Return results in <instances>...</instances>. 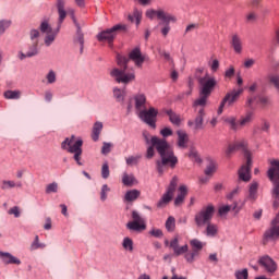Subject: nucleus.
Masks as SVG:
<instances>
[{"label": "nucleus", "instance_id": "obj_14", "mask_svg": "<svg viewBox=\"0 0 279 279\" xmlns=\"http://www.w3.org/2000/svg\"><path fill=\"white\" fill-rule=\"evenodd\" d=\"M146 16H147V19H154L156 16L159 21H172V23H175V21H177L175 16H173L171 13L165 12V10H162V9L147 10Z\"/></svg>", "mask_w": 279, "mask_h": 279}, {"label": "nucleus", "instance_id": "obj_34", "mask_svg": "<svg viewBox=\"0 0 279 279\" xmlns=\"http://www.w3.org/2000/svg\"><path fill=\"white\" fill-rule=\"evenodd\" d=\"M143 19V12L138 11V9H135L133 12V15L130 14L129 15V21H131V23H134V21H136V25H141V21Z\"/></svg>", "mask_w": 279, "mask_h": 279}, {"label": "nucleus", "instance_id": "obj_9", "mask_svg": "<svg viewBox=\"0 0 279 279\" xmlns=\"http://www.w3.org/2000/svg\"><path fill=\"white\" fill-rule=\"evenodd\" d=\"M178 189V177H173L170 181V184L167 187L166 193L162 194L161 198L157 203V208H167L170 202L173 199V195H175V191Z\"/></svg>", "mask_w": 279, "mask_h": 279}, {"label": "nucleus", "instance_id": "obj_61", "mask_svg": "<svg viewBox=\"0 0 279 279\" xmlns=\"http://www.w3.org/2000/svg\"><path fill=\"white\" fill-rule=\"evenodd\" d=\"M9 215H14V217L19 218L21 217V211L19 210V207H13L9 210Z\"/></svg>", "mask_w": 279, "mask_h": 279}, {"label": "nucleus", "instance_id": "obj_18", "mask_svg": "<svg viewBox=\"0 0 279 279\" xmlns=\"http://www.w3.org/2000/svg\"><path fill=\"white\" fill-rule=\"evenodd\" d=\"M71 14H72V21L76 27V36H75L74 43L80 44L81 53H82V51H84V33H82V27L80 26V23H77V20L75 19V14L73 10H71Z\"/></svg>", "mask_w": 279, "mask_h": 279}, {"label": "nucleus", "instance_id": "obj_15", "mask_svg": "<svg viewBox=\"0 0 279 279\" xmlns=\"http://www.w3.org/2000/svg\"><path fill=\"white\" fill-rule=\"evenodd\" d=\"M239 149L243 151L245 158V153L250 151L247 150V142L245 140H241L235 142L234 144H230L226 150V155L231 156L233 151H239Z\"/></svg>", "mask_w": 279, "mask_h": 279}, {"label": "nucleus", "instance_id": "obj_27", "mask_svg": "<svg viewBox=\"0 0 279 279\" xmlns=\"http://www.w3.org/2000/svg\"><path fill=\"white\" fill-rule=\"evenodd\" d=\"M104 130V123L96 122L93 126L92 131V140L97 143L99 141V135L101 134V131Z\"/></svg>", "mask_w": 279, "mask_h": 279}, {"label": "nucleus", "instance_id": "obj_29", "mask_svg": "<svg viewBox=\"0 0 279 279\" xmlns=\"http://www.w3.org/2000/svg\"><path fill=\"white\" fill-rule=\"evenodd\" d=\"M166 114L169 116V121L173 125H180L182 123V119L180 118V114L175 113L173 110H167Z\"/></svg>", "mask_w": 279, "mask_h": 279}, {"label": "nucleus", "instance_id": "obj_38", "mask_svg": "<svg viewBox=\"0 0 279 279\" xmlns=\"http://www.w3.org/2000/svg\"><path fill=\"white\" fill-rule=\"evenodd\" d=\"M190 245L192 246V252H197L198 254L204 250V244L197 239L191 240Z\"/></svg>", "mask_w": 279, "mask_h": 279}, {"label": "nucleus", "instance_id": "obj_6", "mask_svg": "<svg viewBox=\"0 0 279 279\" xmlns=\"http://www.w3.org/2000/svg\"><path fill=\"white\" fill-rule=\"evenodd\" d=\"M82 145H84V142L82 140L75 141L74 135L71 136V138H65L61 143V149H64L65 151H69V154H74L73 158L80 167H82Z\"/></svg>", "mask_w": 279, "mask_h": 279}, {"label": "nucleus", "instance_id": "obj_17", "mask_svg": "<svg viewBox=\"0 0 279 279\" xmlns=\"http://www.w3.org/2000/svg\"><path fill=\"white\" fill-rule=\"evenodd\" d=\"M170 247L173 250L174 256H182V254H186V252H189V244L180 246V240L178 238H173L170 241Z\"/></svg>", "mask_w": 279, "mask_h": 279}, {"label": "nucleus", "instance_id": "obj_47", "mask_svg": "<svg viewBox=\"0 0 279 279\" xmlns=\"http://www.w3.org/2000/svg\"><path fill=\"white\" fill-rule=\"evenodd\" d=\"M225 121L230 125L231 130H239V122H236V118L229 117V118H226Z\"/></svg>", "mask_w": 279, "mask_h": 279}, {"label": "nucleus", "instance_id": "obj_28", "mask_svg": "<svg viewBox=\"0 0 279 279\" xmlns=\"http://www.w3.org/2000/svg\"><path fill=\"white\" fill-rule=\"evenodd\" d=\"M232 206L230 205H225V206H221L219 209H218V215H220L221 217H223V215H228L230 210H235V213H239V210H241V208H239V203H234L233 204V207L231 208Z\"/></svg>", "mask_w": 279, "mask_h": 279}, {"label": "nucleus", "instance_id": "obj_54", "mask_svg": "<svg viewBox=\"0 0 279 279\" xmlns=\"http://www.w3.org/2000/svg\"><path fill=\"white\" fill-rule=\"evenodd\" d=\"M46 193L49 195L51 193H58V183L53 182L46 186Z\"/></svg>", "mask_w": 279, "mask_h": 279}, {"label": "nucleus", "instance_id": "obj_62", "mask_svg": "<svg viewBox=\"0 0 279 279\" xmlns=\"http://www.w3.org/2000/svg\"><path fill=\"white\" fill-rule=\"evenodd\" d=\"M225 77H228L229 80L234 77V66H230L225 73Z\"/></svg>", "mask_w": 279, "mask_h": 279}, {"label": "nucleus", "instance_id": "obj_12", "mask_svg": "<svg viewBox=\"0 0 279 279\" xmlns=\"http://www.w3.org/2000/svg\"><path fill=\"white\" fill-rule=\"evenodd\" d=\"M137 114L141 121L146 123V125H149V128H153V130H156V118L158 117V109L149 107L148 109L146 108Z\"/></svg>", "mask_w": 279, "mask_h": 279}, {"label": "nucleus", "instance_id": "obj_11", "mask_svg": "<svg viewBox=\"0 0 279 279\" xmlns=\"http://www.w3.org/2000/svg\"><path fill=\"white\" fill-rule=\"evenodd\" d=\"M132 221H129L126 228L131 232H145L147 230V223L145 222V218H142L138 211H132Z\"/></svg>", "mask_w": 279, "mask_h": 279}, {"label": "nucleus", "instance_id": "obj_63", "mask_svg": "<svg viewBox=\"0 0 279 279\" xmlns=\"http://www.w3.org/2000/svg\"><path fill=\"white\" fill-rule=\"evenodd\" d=\"M219 69V60L215 59L211 63V71L217 72Z\"/></svg>", "mask_w": 279, "mask_h": 279}, {"label": "nucleus", "instance_id": "obj_4", "mask_svg": "<svg viewBox=\"0 0 279 279\" xmlns=\"http://www.w3.org/2000/svg\"><path fill=\"white\" fill-rule=\"evenodd\" d=\"M203 70L196 71V80L199 84V96L196 100V106H207L208 98L213 95V90H215V86H217V80L210 74L206 73L204 76H199Z\"/></svg>", "mask_w": 279, "mask_h": 279}, {"label": "nucleus", "instance_id": "obj_44", "mask_svg": "<svg viewBox=\"0 0 279 279\" xmlns=\"http://www.w3.org/2000/svg\"><path fill=\"white\" fill-rule=\"evenodd\" d=\"M31 43L38 45L40 38V31L39 29H32L29 32Z\"/></svg>", "mask_w": 279, "mask_h": 279}, {"label": "nucleus", "instance_id": "obj_48", "mask_svg": "<svg viewBox=\"0 0 279 279\" xmlns=\"http://www.w3.org/2000/svg\"><path fill=\"white\" fill-rule=\"evenodd\" d=\"M108 193H110V189L108 184H104L100 191V199L101 202H106L108 199Z\"/></svg>", "mask_w": 279, "mask_h": 279}, {"label": "nucleus", "instance_id": "obj_7", "mask_svg": "<svg viewBox=\"0 0 279 279\" xmlns=\"http://www.w3.org/2000/svg\"><path fill=\"white\" fill-rule=\"evenodd\" d=\"M192 108H194L195 118L187 121V126L192 128L195 132L204 130V119L206 117V105H196L194 100Z\"/></svg>", "mask_w": 279, "mask_h": 279}, {"label": "nucleus", "instance_id": "obj_20", "mask_svg": "<svg viewBox=\"0 0 279 279\" xmlns=\"http://www.w3.org/2000/svg\"><path fill=\"white\" fill-rule=\"evenodd\" d=\"M0 260L3 265H21L19 257L3 251H0Z\"/></svg>", "mask_w": 279, "mask_h": 279}, {"label": "nucleus", "instance_id": "obj_53", "mask_svg": "<svg viewBox=\"0 0 279 279\" xmlns=\"http://www.w3.org/2000/svg\"><path fill=\"white\" fill-rule=\"evenodd\" d=\"M196 256H199V254L196 251H192L191 253H186L184 258L187 263H194Z\"/></svg>", "mask_w": 279, "mask_h": 279}, {"label": "nucleus", "instance_id": "obj_42", "mask_svg": "<svg viewBox=\"0 0 279 279\" xmlns=\"http://www.w3.org/2000/svg\"><path fill=\"white\" fill-rule=\"evenodd\" d=\"M34 56H38V44H34L31 41L28 46L27 57L34 58Z\"/></svg>", "mask_w": 279, "mask_h": 279}, {"label": "nucleus", "instance_id": "obj_5", "mask_svg": "<svg viewBox=\"0 0 279 279\" xmlns=\"http://www.w3.org/2000/svg\"><path fill=\"white\" fill-rule=\"evenodd\" d=\"M270 167L267 171V178L272 184L271 197H272V208L278 210L279 207V159H269Z\"/></svg>", "mask_w": 279, "mask_h": 279}, {"label": "nucleus", "instance_id": "obj_43", "mask_svg": "<svg viewBox=\"0 0 279 279\" xmlns=\"http://www.w3.org/2000/svg\"><path fill=\"white\" fill-rule=\"evenodd\" d=\"M122 246L126 252H134V242L130 238H124L122 242Z\"/></svg>", "mask_w": 279, "mask_h": 279}, {"label": "nucleus", "instance_id": "obj_23", "mask_svg": "<svg viewBox=\"0 0 279 279\" xmlns=\"http://www.w3.org/2000/svg\"><path fill=\"white\" fill-rule=\"evenodd\" d=\"M241 93H243V89H234L231 93H228L225 98L222 99L223 104H228V106H232L236 99H239Z\"/></svg>", "mask_w": 279, "mask_h": 279}, {"label": "nucleus", "instance_id": "obj_32", "mask_svg": "<svg viewBox=\"0 0 279 279\" xmlns=\"http://www.w3.org/2000/svg\"><path fill=\"white\" fill-rule=\"evenodd\" d=\"M192 162H196L197 165H201L202 162V157H199V153L195 148H190L189 154L186 155Z\"/></svg>", "mask_w": 279, "mask_h": 279}, {"label": "nucleus", "instance_id": "obj_59", "mask_svg": "<svg viewBox=\"0 0 279 279\" xmlns=\"http://www.w3.org/2000/svg\"><path fill=\"white\" fill-rule=\"evenodd\" d=\"M125 162L126 165H136L138 162V157H134V156L126 157Z\"/></svg>", "mask_w": 279, "mask_h": 279}, {"label": "nucleus", "instance_id": "obj_39", "mask_svg": "<svg viewBox=\"0 0 279 279\" xmlns=\"http://www.w3.org/2000/svg\"><path fill=\"white\" fill-rule=\"evenodd\" d=\"M12 26V20H0V36H3Z\"/></svg>", "mask_w": 279, "mask_h": 279}, {"label": "nucleus", "instance_id": "obj_49", "mask_svg": "<svg viewBox=\"0 0 279 279\" xmlns=\"http://www.w3.org/2000/svg\"><path fill=\"white\" fill-rule=\"evenodd\" d=\"M101 178H104V180L110 178V167L108 166V162H105L101 167Z\"/></svg>", "mask_w": 279, "mask_h": 279}, {"label": "nucleus", "instance_id": "obj_64", "mask_svg": "<svg viewBox=\"0 0 279 279\" xmlns=\"http://www.w3.org/2000/svg\"><path fill=\"white\" fill-rule=\"evenodd\" d=\"M239 195V189H234L231 193L227 195V198L232 199L233 197H236Z\"/></svg>", "mask_w": 279, "mask_h": 279}, {"label": "nucleus", "instance_id": "obj_36", "mask_svg": "<svg viewBox=\"0 0 279 279\" xmlns=\"http://www.w3.org/2000/svg\"><path fill=\"white\" fill-rule=\"evenodd\" d=\"M134 182H136L134 174H128V172L123 173L122 183L124 184V186H132Z\"/></svg>", "mask_w": 279, "mask_h": 279}, {"label": "nucleus", "instance_id": "obj_16", "mask_svg": "<svg viewBox=\"0 0 279 279\" xmlns=\"http://www.w3.org/2000/svg\"><path fill=\"white\" fill-rule=\"evenodd\" d=\"M258 263L262 267H264L266 269V271H268V274H275L276 269H278L276 262L267 255L260 257Z\"/></svg>", "mask_w": 279, "mask_h": 279}, {"label": "nucleus", "instance_id": "obj_40", "mask_svg": "<svg viewBox=\"0 0 279 279\" xmlns=\"http://www.w3.org/2000/svg\"><path fill=\"white\" fill-rule=\"evenodd\" d=\"M113 96L117 101L123 102L125 99V89L113 88Z\"/></svg>", "mask_w": 279, "mask_h": 279}, {"label": "nucleus", "instance_id": "obj_19", "mask_svg": "<svg viewBox=\"0 0 279 279\" xmlns=\"http://www.w3.org/2000/svg\"><path fill=\"white\" fill-rule=\"evenodd\" d=\"M135 110L137 114L147 108V96L145 94H137L134 96Z\"/></svg>", "mask_w": 279, "mask_h": 279}, {"label": "nucleus", "instance_id": "obj_8", "mask_svg": "<svg viewBox=\"0 0 279 279\" xmlns=\"http://www.w3.org/2000/svg\"><path fill=\"white\" fill-rule=\"evenodd\" d=\"M213 217H215V205L208 204L204 206L194 218V221L198 228L206 226V223H210L213 221Z\"/></svg>", "mask_w": 279, "mask_h": 279}, {"label": "nucleus", "instance_id": "obj_21", "mask_svg": "<svg viewBox=\"0 0 279 279\" xmlns=\"http://www.w3.org/2000/svg\"><path fill=\"white\" fill-rule=\"evenodd\" d=\"M189 195V189L186 185L179 186V193L177 197L174 198V206L180 207L182 204H184V199H186V196Z\"/></svg>", "mask_w": 279, "mask_h": 279}, {"label": "nucleus", "instance_id": "obj_50", "mask_svg": "<svg viewBox=\"0 0 279 279\" xmlns=\"http://www.w3.org/2000/svg\"><path fill=\"white\" fill-rule=\"evenodd\" d=\"M234 276L236 279H247L250 274L247 272V268H244L242 270H236Z\"/></svg>", "mask_w": 279, "mask_h": 279}, {"label": "nucleus", "instance_id": "obj_58", "mask_svg": "<svg viewBox=\"0 0 279 279\" xmlns=\"http://www.w3.org/2000/svg\"><path fill=\"white\" fill-rule=\"evenodd\" d=\"M195 29H199V24H190L185 28V34H191V32H195Z\"/></svg>", "mask_w": 279, "mask_h": 279}, {"label": "nucleus", "instance_id": "obj_41", "mask_svg": "<svg viewBox=\"0 0 279 279\" xmlns=\"http://www.w3.org/2000/svg\"><path fill=\"white\" fill-rule=\"evenodd\" d=\"M169 23H173V21H161L159 23V25H163V27H161V34L165 37H167L169 35V32H171V26L169 25Z\"/></svg>", "mask_w": 279, "mask_h": 279}, {"label": "nucleus", "instance_id": "obj_60", "mask_svg": "<svg viewBox=\"0 0 279 279\" xmlns=\"http://www.w3.org/2000/svg\"><path fill=\"white\" fill-rule=\"evenodd\" d=\"M52 99H53V93L51 90H46L45 92V101L50 104V101H52Z\"/></svg>", "mask_w": 279, "mask_h": 279}, {"label": "nucleus", "instance_id": "obj_45", "mask_svg": "<svg viewBox=\"0 0 279 279\" xmlns=\"http://www.w3.org/2000/svg\"><path fill=\"white\" fill-rule=\"evenodd\" d=\"M166 230L173 232L175 230V218L173 216L168 217L166 221Z\"/></svg>", "mask_w": 279, "mask_h": 279}, {"label": "nucleus", "instance_id": "obj_35", "mask_svg": "<svg viewBox=\"0 0 279 279\" xmlns=\"http://www.w3.org/2000/svg\"><path fill=\"white\" fill-rule=\"evenodd\" d=\"M15 186L21 189V186H23V183H21V182L16 183L14 181L4 180V181H2L1 189H2V191H8V189H14Z\"/></svg>", "mask_w": 279, "mask_h": 279}, {"label": "nucleus", "instance_id": "obj_56", "mask_svg": "<svg viewBox=\"0 0 279 279\" xmlns=\"http://www.w3.org/2000/svg\"><path fill=\"white\" fill-rule=\"evenodd\" d=\"M160 134L163 138H167L169 136H173V130H171L170 128H165L160 131Z\"/></svg>", "mask_w": 279, "mask_h": 279}, {"label": "nucleus", "instance_id": "obj_51", "mask_svg": "<svg viewBox=\"0 0 279 279\" xmlns=\"http://www.w3.org/2000/svg\"><path fill=\"white\" fill-rule=\"evenodd\" d=\"M217 171V163L211 161L205 169V174L206 175H213Z\"/></svg>", "mask_w": 279, "mask_h": 279}, {"label": "nucleus", "instance_id": "obj_25", "mask_svg": "<svg viewBox=\"0 0 279 279\" xmlns=\"http://www.w3.org/2000/svg\"><path fill=\"white\" fill-rule=\"evenodd\" d=\"M231 46L235 53H241L243 51V41L238 34L232 35L231 37Z\"/></svg>", "mask_w": 279, "mask_h": 279}, {"label": "nucleus", "instance_id": "obj_31", "mask_svg": "<svg viewBox=\"0 0 279 279\" xmlns=\"http://www.w3.org/2000/svg\"><path fill=\"white\" fill-rule=\"evenodd\" d=\"M47 247V244L40 242V238L38 235L35 236L34 241L31 244V252H36V250H45Z\"/></svg>", "mask_w": 279, "mask_h": 279}, {"label": "nucleus", "instance_id": "obj_46", "mask_svg": "<svg viewBox=\"0 0 279 279\" xmlns=\"http://www.w3.org/2000/svg\"><path fill=\"white\" fill-rule=\"evenodd\" d=\"M47 84H56L58 81V75L56 74V71L49 70V72L46 74Z\"/></svg>", "mask_w": 279, "mask_h": 279}, {"label": "nucleus", "instance_id": "obj_37", "mask_svg": "<svg viewBox=\"0 0 279 279\" xmlns=\"http://www.w3.org/2000/svg\"><path fill=\"white\" fill-rule=\"evenodd\" d=\"M21 95H23V93L21 90L9 89L3 93V97L7 99H19L21 97Z\"/></svg>", "mask_w": 279, "mask_h": 279}, {"label": "nucleus", "instance_id": "obj_57", "mask_svg": "<svg viewBox=\"0 0 279 279\" xmlns=\"http://www.w3.org/2000/svg\"><path fill=\"white\" fill-rule=\"evenodd\" d=\"M155 136H151V134H149V132L144 131L143 132V138L146 143V145H151V138H154Z\"/></svg>", "mask_w": 279, "mask_h": 279}, {"label": "nucleus", "instance_id": "obj_30", "mask_svg": "<svg viewBox=\"0 0 279 279\" xmlns=\"http://www.w3.org/2000/svg\"><path fill=\"white\" fill-rule=\"evenodd\" d=\"M137 197H141V191L138 190H130L124 195L125 202H136Z\"/></svg>", "mask_w": 279, "mask_h": 279}, {"label": "nucleus", "instance_id": "obj_55", "mask_svg": "<svg viewBox=\"0 0 279 279\" xmlns=\"http://www.w3.org/2000/svg\"><path fill=\"white\" fill-rule=\"evenodd\" d=\"M150 236H155V239H162L165 236V233H162V230L160 229H153L149 231Z\"/></svg>", "mask_w": 279, "mask_h": 279}, {"label": "nucleus", "instance_id": "obj_26", "mask_svg": "<svg viewBox=\"0 0 279 279\" xmlns=\"http://www.w3.org/2000/svg\"><path fill=\"white\" fill-rule=\"evenodd\" d=\"M253 121L254 112L250 111L239 120V130H241V128H246V125H250V123H252Z\"/></svg>", "mask_w": 279, "mask_h": 279}, {"label": "nucleus", "instance_id": "obj_3", "mask_svg": "<svg viewBox=\"0 0 279 279\" xmlns=\"http://www.w3.org/2000/svg\"><path fill=\"white\" fill-rule=\"evenodd\" d=\"M57 10L59 14L57 27H51V23L49 20H44L39 25V31L41 34H45L44 43L46 47H51L56 41L58 34H60V29L62 27V23H64V19H66V10H64L63 0H58Z\"/></svg>", "mask_w": 279, "mask_h": 279}, {"label": "nucleus", "instance_id": "obj_33", "mask_svg": "<svg viewBox=\"0 0 279 279\" xmlns=\"http://www.w3.org/2000/svg\"><path fill=\"white\" fill-rule=\"evenodd\" d=\"M205 226H207L206 227L207 236H217V233L219 232V228L217 227V225L207 222Z\"/></svg>", "mask_w": 279, "mask_h": 279}, {"label": "nucleus", "instance_id": "obj_24", "mask_svg": "<svg viewBox=\"0 0 279 279\" xmlns=\"http://www.w3.org/2000/svg\"><path fill=\"white\" fill-rule=\"evenodd\" d=\"M246 199H250V202H254L255 199H258V182L253 181L250 184L248 195L246 196Z\"/></svg>", "mask_w": 279, "mask_h": 279}, {"label": "nucleus", "instance_id": "obj_2", "mask_svg": "<svg viewBox=\"0 0 279 279\" xmlns=\"http://www.w3.org/2000/svg\"><path fill=\"white\" fill-rule=\"evenodd\" d=\"M154 149H156L161 158L156 161V169L159 175L165 173V167H171L173 169V167L178 165V157L175 156V153H173V147H171V144H169L167 140L151 137V144L147 148L146 158H154L156 154Z\"/></svg>", "mask_w": 279, "mask_h": 279}, {"label": "nucleus", "instance_id": "obj_1", "mask_svg": "<svg viewBox=\"0 0 279 279\" xmlns=\"http://www.w3.org/2000/svg\"><path fill=\"white\" fill-rule=\"evenodd\" d=\"M130 60H132V62H134L135 66H137L138 69L143 66L145 62V56H143V52H141V48H134L129 53V58L117 54V64L120 68L111 69L109 75L118 84L128 85L136 80V74H134V72H128V62H130Z\"/></svg>", "mask_w": 279, "mask_h": 279}, {"label": "nucleus", "instance_id": "obj_22", "mask_svg": "<svg viewBox=\"0 0 279 279\" xmlns=\"http://www.w3.org/2000/svg\"><path fill=\"white\" fill-rule=\"evenodd\" d=\"M178 135V142L177 145L180 149H186L189 146V134H186L184 131L179 130L177 131Z\"/></svg>", "mask_w": 279, "mask_h": 279}, {"label": "nucleus", "instance_id": "obj_13", "mask_svg": "<svg viewBox=\"0 0 279 279\" xmlns=\"http://www.w3.org/2000/svg\"><path fill=\"white\" fill-rule=\"evenodd\" d=\"M246 163L243 165L239 170V178L242 182H250L252 180V153H245Z\"/></svg>", "mask_w": 279, "mask_h": 279}, {"label": "nucleus", "instance_id": "obj_10", "mask_svg": "<svg viewBox=\"0 0 279 279\" xmlns=\"http://www.w3.org/2000/svg\"><path fill=\"white\" fill-rule=\"evenodd\" d=\"M125 29V26L121 24H117L113 27L102 31L100 34L97 35L99 43H108L109 47H112V43L117 38V35L122 31Z\"/></svg>", "mask_w": 279, "mask_h": 279}, {"label": "nucleus", "instance_id": "obj_52", "mask_svg": "<svg viewBox=\"0 0 279 279\" xmlns=\"http://www.w3.org/2000/svg\"><path fill=\"white\" fill-rule=\"evenodd\" d=\"M112 143L104 142L101 154H104V156H107V154H110V151H112Z\"/></svg>", "mask_w": 279, "mask_h": 279}]
</instances>
